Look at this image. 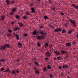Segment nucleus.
I'll return each instance as SVG.
<instances>
[{"mask_svg":"<svg viewBox=\"0 0 78 78\" xmlns=\"http://www.w3.org/2000/svg\"><path fill=\"white\" fill-rule=\"evenodd\" d=\"M38 33L40 34H42L40 36H37V39L39 40L40 39H44L45 38V36L46 35V33H45L44 31L39 30L38 31H36V30H34L33 32V35H36V34H37Z\"/></svg>","mask_w":78,"mask_h":78,"instance_id":"1","label":"nucleus"},{"mask_svg":"<svg viewBox=\"0 0 78 78\" xmlns=\"http://www.w3.org/2000/svg\"><path fill=\"white\" fill-rule=\"evenodd\" d=\"M10 45L9 44H5V46H1L0 49L1 50H6V47L7 48H9Z\"/></svg>","mask_w":78,"mask_h":78,"instance_id":"2","label":"nucleus"},{"mask_svg":"<svg viewBox=\"0 0 78 78\" xmlns=\"http://www.w3.org/2000/svg\"><path fill=\"white\" fill-rule=\"evenodd\" d=\"M12 74H13V75H16V73H19V71L17 69L16 70H13L11 73Z\"/></svg>","mask_w":78,"mask_h":78,"instance_id":"3","label":"nucleus"},{"mask_svg":"<svg viewBox=\"0 0 78 78\" xmlns=\"http://www.w3.org/2000/svg\"><path fill=\"white\" fill-rule=\"evenodd\" d=\"M51 53L49 51H47L45 53V55L46 56H48V57H50L51 56Z\"/></svg>","mask_w":78,"mask_h":78,"instance_id":"4","label":"nucleus"},{"mask_svg":"<svg viewBox=\"0 0 78 78\" xmlns=\"http://www.w3.org/2000/svg\"><path fill=\"white\" fill-rule=\"evenodd\" d=\"M62 30V29L61 28H56L54 30V31L55 32H59L60 31H61Z\"/></svg>","mask_w":78,"mask_h":78,"instance_id":"5","label":"nucleus"},{"mask_svg":"<svg viewBox=\"0 0 78 78\" xmlns=\"http://www.w3.org/2000/svg\"><path fill=\"white\" fill-rule=\"evenodd\" d=\"M70 22L71 23L73 24L74 27H75L76 26V22H75L74 21H73L72 20H70Z\"/></svg>","mask_w":78,"mask_h":78,"instance_id":"6","label":"nucleus"},{"mask_svg":"<svg viewBox=\"0 0 78 78\" xmlns=\"http://www.w3.org/2000/svg\"><path fill=\"white\" fill-rule=\"evenodd\" d=\"M71 5L74 8H75V9H78V5H75L74 4H73Z\"/></svg>","mask_w":78,"mask_h":78,"instance_id":"7","label":"nucleus"},{"mask_svg":"<svg viewBox=\"0 0 78 78\" xmlns=\"http://www.w3.org/2000/svg\"><path fill=\"white\" fill-rule=\"evenodd\" d=\"M6 2L7 3V5L8 6H9L11 4V2L9 0H6Z\"/></svg>","mask_w":78,"mask_h":78,"instance_id":"8","label":"nucleus"},{"mask_svg":"<svg viewBox=\"0 0 78 78\" xmlns=\"http://www.w3.org/2000/svg\"><path fill=\"white\" fill-rule=\"evenodd\" d=\"M17 9V7H13L12 8V11H13V12H16V10Z\"/></svg>","mask_w":78,"mask_h":78,"instance_id":"9","label":"nucleus"},{"mask_svg":"<svg viewBox=\"0 0 78 78\" xmlns=\"http://www.w3.org/2000/svg\"><path fill=\"white\" fill-rule=\"evenodd\" d=\"M30 9L32 11L31 12H32V13H34L35 12V10H34V8L33 7H31Z\"/></svg>","mask_w":78,"mask_h":78,"instance_id":"10","label":"nucleus"},{"mask_svg":"<svg viewBox=\"0 0 78 78\" xmlns=\"http://www.w3.org/2000/svg\"><path fill=\"white\" fill-rule=\"evenodd\" d=\"M62 66L63 69H68V68H69V67L67 65H66V66L63 65Z\"/></svg>","mask_w":78,"mask_h":78,"instance_id":"11","label":"nucleus"},{"mask_svg":"<svg viewBox=\"0 0 78 78\" xmlns=\"http://www.w3.org/2000/svg\"><path fill=\"white\" fill-rule=\"evenodd\" d=\"M34 3L32 2L31 3H30L29 5V6L30 7H31V6H34Z\"/></svg>","mask_w":78,"mask_h":78,"instance_id":"12","label":"nucleus"},{"mask_svg":"<svg viewBox=\"0 0 78 78\" xmlns=\"http://www.w3.org/2000/svg\"><path fill=\"white\" fill-rule=\"evenodd\" d=\"M54 53L57 55H60V53L58 51H54Z\"/></svg>","mask_w":78,"mask_h":78,"instance_id":"13","label":"nucleus"},{"mask_svg":"<svg viewBox=\"0 0 78 78\" xmlns=\"http://www.w3.org/2000/svg\"><path fill=\"white\" fill-rule=\"evenodd\" d=\"M72 31H73V29H71V30H69L68 32V33L69 34H70L72 33Z\"/></svg>","mask_w":78,"mask_h":78,"instance_id":"14","label":"nucleus"},{"mask_svg":"<svg viewBox=\"0 0 78 78\" xmlns=\"http://www.w3.org/2000/svg\"><path fill=\"white\" fill-rule=\"evenodd\" d=\"M18 46H19L20 48H21V47H22V43H20V42H18Z\"/></svg>","mask_w":78,"mask_h":78,"instance_id":"15","label":"nucleus"},{"mask_svg":"<svg viewBox=\"0 0 78 78\" xmlns=\"http://www.w3.org/2000/svg\"><path fill=\"white\" fill-rule=\"evenodd\" d=\"M18 23L20 25V27H23V24L21 22Z\"/></svg>","mask_w":78,"mask_h":78,"instance_id":"16","label":"nucleus"},{"mask_svg":"<svg viewBox=\"0 0 78 78\" xmlns=\"http://www.w3.org/2000/svg\"><path fill=\"white\" fill-rule=\"evenodd\" d=\"M14 31H17V30H20V28L18 27H15L14 28Z\"/></svg>","mask_w":78,"mask_h":78,"instance_id":"17","label":"nucleus"},{"mask_svg":"<svg viewBox=\"0 0 78 78\" xmlns=\"http://www.w3.org/2000/svg\"><path fill=\"white\" fill-rule=\"evenodd\" d=\"M61 52L63 54H66L67 52L65 51L62 50L61 51Z\"/></svg>","mask_w":78,"mask_h":78,"instance_id":"18","label":"nucleus"},{"mask_svg":"<svg viewBox=\"0 0 78 78\" xmlns=\"http://www.w3.org/2000/svg\"><path fill=\"white\" fill-rule=\"evenodd\" d=\"M66 45L67 47H70V46H71V44L70 43H67Z\"/></svg>","mask_w":78,"mask_h":78,"instance_id":"19","label":"nucleus"},{"mask_svg":"<svg viewBox=\"0 0 78 78\" xmlns=\"http://www.w3.org/2000/svg\"><path fill=\"white\" fill-rule=\"evenodd\" d=\"M44 47L45 48H47L48 47V44L47 43H46L44 44Z\"/></svg>","mask_w":78,"mask_h":78,"instance_id":"20","label":"nucleus"},{"mask_svg":"<svg viewBox=\"0 0 78 78\" xmlns=\"http://www.w3.org/2000/svg\"><path fill=\"white\" fill-rule=\"evenodd\" d=\"M5 18V16H4L2 15L1 16V19H2V20H4Z\"/></svg>","mask_w":78,"mask_h":78,"instance_id":"21","label":"nucleus"},{"mask_svg":"<svg viewBox=\"0 0 78 78\" xmlns=\"http://www.w3.org/2000/svg\"><path fill=\"white\" fill-rule=\"evenodd\" d=\"M15 37H16V39L17 41H18L19 39V35H16Z\"/></svg>","mask_w":78,"mask_h":78,"instance_id":"22","label":"nucleus"},{"mask_svg":"<svg viewBox=\"0 0 78 78\" xmlns=\"http://www.w3.org/2000/svg\"><path fill=\"white\" fill-rule=\"evenodd\" d=\"M0 62H5V59H2L0 60Z\"/></svg>","mask_w":78,"mask_h":78,"instance_id":"23","label":"nucleus"},{"mask_svg":"<svg viewBox=\"0 0 78 78\" xmlns=\"http://www.w3.org/2000/svg\"><path fill=\"white\" fill-rule=\"evenodd\" d=\"M16 17L17 19H20V16H19V15H17L16 16Z\"/></svg>","mask_w":78,"mask_h":78,"instance_id":"24","label":"nucleus"},{"mask_svg":"<svg viewBox=\"0 0 78 78\" xmlns=\"http://www.w3.org/2000/svg\"><path fill=\"white\" fill-rule=\"evenodd\" d=\"M6 70L7 71V72H10V69H9V68H7L6 69Z\"/></svg>","mask_w":78,"mask_h":78,"instance_id":"25","label":"nucleus"},{"mask_svg":"<svg viewBox=\"0 0 78 78\" xmlns=\"http://www.w3.org/2000/svg\"><path fill=\"white\" fill-rule=\"evenodd\" d=\"M49 27L51 29H53V28H54V27H53V26L52 25H50Z\"/></svg>","mask_w":78,"mask_h":78,"instance_id":"26","label":"nucleus"},{"mask_svg":"<svg viewBox=\"0 0 78 78\" xmlns=\"http://www.w3.org/2000/svg\"><path fill=\"white\" fill-rule=\"evenodd\" d=\"M35 64L37 66H39V64H38V63L37 62H35Z\"/></svg>","mask_w":78,"mask_h":78,"instance_id":"27","label":"nucleus"},{"mask_svg":"<svg viewBox=\"0 0 78 78\" xmlns=\"http://www.w3.org/2000/svg\"><path fill=\"white\" fill-rule=\"evenodd\" d=\"M8 32H9V33H12V30L10 29H8Z\"/></svg>","mask_w":78,"mask_h":78,"instance_id":"28","label":"nucleus"},{"mask_svg":"<svg viewBox=\"0 0 78 78\" xmlns=\"http://www.w3.org/2000/svg\"><path fill=\"white\" fill-rule=\"evenodd\" d=\"M23 36L24 37H27V36H28V34L25 33L23 34Z\"/></svg>","mask_w":78,"mask_h":78,"instance_id":"29","label":"nucleus"},{"mask_svg":"<svg viewBox=\"0 0 78 78\" xmlns=\"http://www.w3.org/2000/svg\"><path fill=\"white\" fill-rule=\"evenodd\" d=\"M35 71L36 74H39V71H38V70H35Z\"/></svg>","mask_w":78,"mask_h":78,"instance_id":"30","label":"nucleus"},{"mask_svg":"<svg viewBox=\"0 0 78 78\" xmlns=\"http://www.w3.org/2000/svg\"><path fill=\"white\" fill-rule=\"evenodd\" d=\"M37 45L38 47H40L41 46V43L39 42H37Z\"/></svg>","mask_w":78,"mask_h":78,"instance_id":"31","label":"nucleus"},{"mask_svg":"<svg viewBox=\"0 0 78 78\" xmlns=\"http://www.w3.org/2000/svg\"><path fill=\"white\" fill-rule=\"evenodd\" d=\"M47 68L48 69H51V67H50V65H48L47 66Z\"/></svg>","mask_w":78,"mask_h":78,"instance_id":"32","label":"nucleus"},{"mask_svg":"<svg viewBox=\"0 0 78 78\" xmlns=\"http://www.w3.org/2000/svg\"><path fill=\"white\" fill-rule=\"evenodd\" d=\"M72 44L73 45H75V44H76V42H75V41H73V42H72Z\"/></svg>","mask_w":78,"mask_h":78,"instance_id":"33","label":"nucleus"},{"mask_svg":"<svg viewBox=\"0 0 78 78\" xmlns=\"http://www.w3.org/2000/svg\"><path fill=\"white\" fill-rule=\"evenodd\" d=\"M49 76H50V78H53V75L51 74H49Z\"/></svg>","mask_w":78,"mask_h":78,"instance_id":"34","label":"nucleus"},{"mask_svg":"<svg viewBox=\"0 0 78 78\" xmlns=\"http://www.w3.org/2000/svg\"><path fill=\"white\" fill-rule=\"evenodd\" d=\"M33 69H34V70L35 71L36 69H37V67H33Z\"/></svg>","mask_w":78,"mask_h":78,"instance_id":"35","label":"nucleus"},{"mask_svg":"<svg viewBox=\"0 0 78 78\" xmlns=\"http://www.w3.org/2000/svg\"><path fill=\"white\" fill-rule=\"evenodd\" d=\"M66 31V30L65 29H63L62 30V33H65Z\"/></svg>","mask_w":78,"mask_h":78,"instance_id":"36","label":"nucleus"},{"mask_svg":"<svg viewBox=\"0 0 78 78\" xmlns=\"http://www.w3.org/2000/svg\"><path fill=\"white\" fill-rule=\"evenodd\" d=\"M43 70L44 72H46V71H47V68H46V67H44L43 69Z\"/></svg>","mask_w":78,"mask_h":78,"instance_id":"37","label":"nucleus"},{"mask_svg":"<svg viewBox=\"0 0 78 78\" xmlns=\"http://www.w3.org/2000/svg\"><path fill=\"white\" fill-rule=\"evenodd\" d=\"M15 1H11V5H12V4H13V3H14Z\"/></svg>","mask_w":78,"mask_h":78,"instance_id":"38","label":"nucleus"},{"mask_svg":"<svg viewBox=\"0 0 78 78\" xmlns=\"http://www.w3.org/2000/svg\"><path fill=\"white\" fill-rule=\"evenodd\" d=\"M7 36H9L10 37V36H12V35H11V34H10L8 33L7 34Z\"/></svg>","mask_w":78,"mask_h":78,"instance_id":"39","label":"nucleus"},{"mask_svg":"<svg viewBox=\"0 0 78 78\" xmlns=\"http://www.w3.org/2000/svg\"><path fill=\"white\" fill-rule=\"evenodd\" d=\"M23 19H27V16H24L23 17Z\"/></svg>","mask_w":78,"mask_h":78,"instance_id":"40","label":"nucleus"},{"mask_svg":"<svg viewBox=\"0 0 78 78\" xmlns=\"http://www.w3.org/2000/svg\"><path fill=\"white\" fill-rule=\"evenodd\" d=\"M44 19H48V17L47 16H44Z\"/></svg>","mask_w":78,"mask_h":78,"instance_id":"41","label":"nucleus"},{"mask_svg":"<svg viewBox=\"0 0 78 78\" xmlns=\"http://www.w3.org/2000/svg\"><path fill=\"white\" fill-rule=\"evenodd\" d=\"M4 70V68H2L1 69V71H3V70Z\"/></svg>","mask_w":78,"mask_h":78,"instance_id":"42","label":"nucleus"},{"mask_svg":"<svg viewBox=\"0 0 78 78\" xmlns=\"http://www.w3.org/2000/svg\"><path fill=\"white\" fill-rule=\"evenodd\" d=\"M57 58L58 59H59V60H60V59H61V57L59 56L58 57H57Z\"/></svg>","mask_w":78,"mask_h":78,"instance_id":"43","label":"nucleus"},{"mask_svg":"<svg viewBox=\"0 0 78 78\" xmlns=\"http://www.w3.org/2000/svg\"><path fill=\"white\" fill-rule=\"evenodd\" d=\"M60 14L61 15V16H64V13L63 12H61V13H60Z\"/></svg>","mask_w":78,"mask_h":78,"instance_id":"44","label":"nucleus"},{"mask_svg":"<svg viewBox=\"0 0 78 78\" xmlns=\"http://www.w3.org/2000/svg\"><path fill=\"white\" fill-rule=\"evenodd\" d=\"M58 68H59V69H62V66H60L58 67Z\"/></svg>","mask_w":78,"mask_h":78,"instance_id":"45","label":"nucleus"},{"mask_svg":"<svg viewBox=\"0 0 78 78\" xmlns=\"http://www.w3.org/2000/svg\"><path fill=\"white\" fill-rule=\"evenodd\" d=\"M53 47V46L51 44H50L49 46V48H51Z\"/></svg>","mask_w":78,"mask_h":78,"instance_id":"46","label":"nucleus"},{"mask_svg":"<svg viewBox=\"0 0 78 78\" xmlns=\"http://www.w3.org/2000/svg\"><path fill=\"white\" fill-rule=\"evenodd\" d=\"M48 59V58H45V61H47Z\"/></svg>","mask_w":78,"mask_h":78,"instance_id":"47","label":"nucleus"},{"mask_svg":"<svg viewBox=\"0 0 78 78\" xmlns=\"http://www.w3.org/2000/svg\"><path fill=\"white\" fill-rule=\"evenodd\" d=\"M26 14H27V15H29V14H30V13H29V12H26Z\"/></svg>","mask_w":78,"mask_h":78,"instance_id":"48","label":"nucleus"},{"mask_svg":"<svg viewBox=\"0 0 78 78\" xmlns=\"http://www.w3.org/2000/svg\"><path fill=\"white\" fill-rule=\"evenodd\" d=\"M16 61H17V62H19V59H17L16 60Z\"/></svg>","mask_w":78,"mask_h":78,"instance_id":"49","label":"nucleus"},{"mask_svg":"<svg viewBox=\"0 0 78 78\" xmlns=\"http://www.w3.org/2000/svg\"><path fill=\"white\" fill-rule=\"evenodd\" d=\"M13 34H14V36H16V35H17L16 34H15V33H13Z\"/></svg>","mask_w":78,"mask_h":78,"instance_id":"50","label":"nucleus"},{"mask_svg":"<svg viewBox=\"0 0 78 78\" xmlns=\"http://www.w3.org/2000/svg\"><path fill=\"white\" fill-rule=\"evenodd\" d=\"M49 3H51V0H49Z\"/></svg>","mask_w":78,"mask_h":78,"instance_id":"51","label":"nucleus"},{"mask_svg":"<svg viewBox=\"0 0 78 78\" xmlns=\"http://www.w3.org/2000/svg\"><path fill=\"white\" fill-rule=\"evenodd\" d=\"M40 28H43V26H42V25L41 26Z\"/></svg>","mask_w":78,"mask_h":78,"instance_id":"52","label":"nucleus"},{"mask_svg":"<svg viewBox=\"0 0 78 78\" xmlns=\"http://www.w3.org/2000/svg\"><path fill=\"white\" fill-rule=\"evenodd\" d=\"M33 59H34V60L35 61H36V58H35Z\"/></svg>","mask_w":78,"mask_h":78,"instance_id":"53","label":"nucleus"},{"mask_svg":"<svg viewBox=\"0 0 78 78\" xmlns=\"http://www.w3.org/2000/svg\"><path fill=\"white\" fill-rule=\"evenodd\" d=\"M12 24H14V22H12Z\"/></svg>","mask_w":78,"mask_h":78,"instance_id":"54","label":"nucleus"},{"mask_svg":"<svg viewBox=\"0 0 78 78\" xmlns=\"http://www.w3.org/2000/svg\"><path fill=\"white\" fill-rule=\"evenodd\" d=\"M7 72L6 70L4 71V72Z\"/></svg>","mask_w":78,"mask_h":78,"instance_id":"55","label":"nucleus"},{"mask_svg":"<svg viewBox=\"0 0 78 78\" xmlns=\"http://www.w3.org/2000/svg\"><path fill=\"white\" fill-rule=\"evenodd\" d=\"M54 59H55V60L56 59V57L54 58Z\"/></svg>","mask_w":78,"mask_h":78,"instance_id":"56","label":"nucleus"},{"mask_svg":"<svg viewBox=\"0 0 78 78\" xmlns=\"http://www.w3.org/2000/svg\"><path fill=\"white\" fill-rule=\"evenodd\" d=\"M10 14H11V15H12V14H13V13H10Z\"/></svg>","mask_w":78,"mask_h":78,"instance_id":"57","label":"nucleus"},{"mask_svg":"<svg viewBox=\"0 0 78 78\" xmlns=\"http://www.w3.org/2000/svg\"><path fill=\"white\" fill-rule=\"evenodd\" d=\"M61 75L62 76H64V75H63V74H61Z\"/></svg>","mask_w":78,"mask_h":78,"instance_id":"58","label":"nucleus"},{"mask_svg":"<svg viewBox=\"0 0 78 78\" xmlns=\"http://www.w3.org/2000/svg\"><path fill=\"white\" fill-rule=\"evenodd\" d=\"M53 10H55V8H53Z\"/></svg>","mask_w":78,"mask_h":78,"instance_id":"59","label":"nucleus"},{"mask_svg":"<svg viewBox=\"0 0 78 78\" xmlns=\"http://www.w3.org/2000/svg\"><path fill=\"white\" fill-rule=\"evenodd\" d=\"M68 78H70V77H68Z\"/></svg>","mask_w":78,"mask_h":78,"instance_id":"60","label":"nucleus"},{"mask_svg":"<svg viewBox=\"0 0 78 78\" xmlns=\"http://www.w3.org/2000/svg\"><path fill=\"white\" fill-rule=\"evenodd\" d=\"M30 65H31V63H30Z\"/></svg>","mask_w":78,"mask_h":78,"instance_id":"61","label":"nucleus"},{"mask_svg":"<svg viewBox=\"0 0 78 78\" xmlns=\"http://www.w3.org/2000/svg\"><path fill=\"white\" fill-rule=\"evenodd\" d=\"M1 65V63H0V66Z\"/></svg>","mask_w":78,"mask_h":78,"instance_id":"62","label":"nucleus"}]
</instances>
